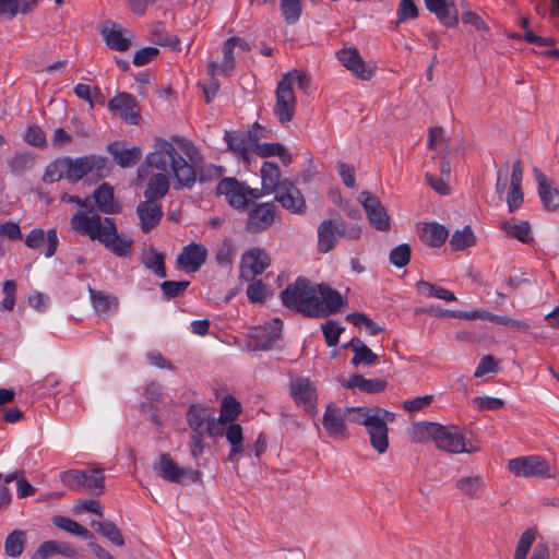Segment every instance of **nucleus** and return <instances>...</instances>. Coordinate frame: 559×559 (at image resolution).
<instances>
[{
    "label": "nucleus",
    "mask_w": 559,
    "mask_h": 559,
    "mask_svg": "<svg viewBox=\"0 0 559 559\" xmlns=\"http://www.w3.org/2000/svg\"><path fill=\"white\" fill-rule=\"evenodd\" d=\"M194 153L192 143L183 138L156 139L153 151L146 155L143 166L139 168V177L146 175L147 168L159 171L148 178L144 192L145 199L153 201L162 199L169 190L170 175L180 187L191 188L197 180V171L187 158L192 160Z\"/></svg>",
    "instance_id": "nucleus-1"
},
{
    "label": "nucleus",
    "mask_w": 559,
    "mask_h": 559,
    "mask_svg": "<svg viewBox=\"0 0 559 559\" xmlns=\"http://www.w3.org/2000/svg\"><path fill=\"white\" fill-rule=\"evenodd\" d=\"M281 299L286 308L307 317H325L334 313L343 306L341 294L326 284H312L298 277L282 293Z\"/></svg>",
    "instance_id": "nucleus-2"
},
{
    "label": "nucleus",
    "mask_w": 559,
    "mask_h": 559,
    "mask_svg": "<svg viewBox=\"0 0 559 559\" xmlns=\"http://www.w3.org/2000/svg\"><path fill=\"white\" fill-rule=\"evenodd\" d=\"M71 228L91 240L99 241L117 257H129L132 252L133 240L124 234H119L112 217H102L99 213L88 215L85 211H76L70 218Z\"/></svg>",
    "instance_id": "nucleus-3"
},
{
    "label": "nucleus",
    "mask_w": 559,
    "mask_h": 559,
    "mask_svg": "<svg viewBox=\"0 0 559 559\" xmlns=\"http://www.w3.org/2000/svg\"><path fill=\"white\" fill-rule=\"evenodd\" d=\"M345 414L349 421L364 425L370 437L371 447L383 454L389 448L388 424L395 419V415L380 407H347Z\"/></svg>",
    "instance_id": "nucleus-4"
},
{
    "label": "nucleus",
    "mask_w": 559,
    "mask_h": 559,
    "mask_svg": "<svg viewBox=\"0 0 559 559\" xmlns=\"http://www.w3.org/2000/svg\"><path fill=\"white\" fill-rule=\"evenodd\" d=\"M67 180L71 183L80 181L84 176L92 175L103 178L106 175V158L92 154L83 157H66Z\"/></svg>",
    "instance_id": "nucleus-5"
},
{
    "label": "nucleus",
    "mask_w": 559,
    "mask_h": 559,
    "mask_svg": "<svg viewBox=\"0 0 559 559\" xmlns=\"http://www.w3.org/2000/svg\"><path fill=\"white\" fill-rule=\"evenodd\" d=\"M435 443L438 449L455 454L479 451V445L472 439H465L462 431L455 426L439 424Z\"/></svg>",
    "instance_id": "nucleus-6"
},
{
    "label": "nucleus",
    "mask_w": 559,
    "mask_h": 559,
    "mask_svg": "<svg viewBox=\"0 0 559 559\" xmlns=\"http://www.w3.org/2000/svg\"><path fill=\"white\" fill-rule=\"evenodd\" d=\"M153 469L160 478L174 484L195 483L201 476L197 469L179 466L168 454H160L154 462Z\"/></svg>",
    "instance_id": "nucleus-7"
},
{
    "label": "nucleus",
    "mask_w": 559,
    "mask_h": 559,
    "mask_svg": "<svg viewBox=\"0 0 559 559\" xmlns=\"http://www.w3.org/2000/svg\"><path fill=\"white\" fill-rule=\"evenodd\" d=\"M282 326V321L275 318L270 323L250 329L247 335L246 349L248 352L272 349L281 337Z\"/></svg>",
    "instance_id": "nucleus-8"
},
{
    "label": "nucleus",
    "mask_w": 559,
    "mask_h": 559,
    "mask_svg": "<svg viewBox=\"0 0 559 559\" xmlns=\"http://www.w3.org/2000/svg\"><path fill=\"white\" fill-rule=\"evenodd\" d=\"M186 419L192 432L205 433L207 437H216L223 433V428L219 427V423L214 417V409L209 406L191 405Z\"/></svg>",
    "instance_id": "nucleus-9"
},
{
    "label": "nucleus",
    "mask_w": 559,
    "mask_h": 559,
    "mask_svg": "<svg viewBox=\"0 0 559 559\" xmlns=\"http://www.w3.org/2000/svg\"><path fill=\"white\" fill-rule=\"evenodd\" d=\"M217 194L225 195L226 201L236 210H246L249 199H259L262 193L251 189L234 178H224L216 187Z\"/></svg>",
    "instance_id": "nucleus-10"
},
{
    "label": "nucleus",
    "mask_w": 559,
    "mask_h": 559,
    "mask_svg": "<svg viewBox=\"0 0 559 559\" xmlns=\"http://www.w3.org/2000/svg\"><path fill=\"white\" fill-rule=\"evenodd\" d=\"M509 471L518 477H542L554 476L552 467L548 462L538 455H526L512 459L508 462Z\"/></svg>",
    "instance_id": "nucleus-11"
},
{
    "label": "nucleus",
    "mask_w": 559,
    "mask_h": 559,
    "mask_svg": "<svg viewBox=\"0 0 559 559\" xmlns=\"http://www.w3.org/2000/svg\"><path fill=\"white\" fill-rule=\"evenodd\" d=\"M276 103L273 109L274 116L284 124L290 122L296 110V96L293 87L290 86V74H284L278 82L276 91Z\"/></svg>",
    "instance_id": "nucleus-12"
},
{
    "label": "nucleus",
    "mask_w": 559,
    "mask_h": 559,
    "mask_svg": "<svg viewBox=\"0 0 559 559\" xmlns=\"http://www.w3.org/2000/svg\"><path fill=\"white\" fill-rule=\"evenodd\" d=\"M359 202L364 206L368 219L374 229L385 231L390 228V217L380 200L368 191H362Z\"/></svg>",
    "instance_id": "nucleus-13"
},
{
    "label": "nucleus",
    "mask_w": 559,
    "mask_h": 559,
    "mask_svg": "<svg viewBox=\"0 0 559 559\" xmlns=\"http://www.w3.org/2000/svg\"><path fill=\"white\" fill-rule=\"evenodd\" d=\"M271 260L265 250L251 248L241 257V277L246 281H252L261 275L269 266Z\"/></svg>",
    "instance_id": "nucleus-14"
},
{
    "label": "nucleus",
    "mask_w": 559,
    "mask_h": 559,
    "mask_svg": "<svg viewBox=\"0 0 559 559\" xmlns=\"http://www.w3.org/2000/svg\"><path fill=\"white\" fill-rule=\"evenodd\" d=\"M340 62L349 70L357 79L362 81L370 80L376 71V67L366 63L358 50L355 48L342 49L337 52Z\"/></svg>",
    "instance_id": "nucleus-15"
},
{
    "label": "nucleus",
    "mask_w": 559,
    "mask_h": 559,
    "mask_svg": "<svg viewBox=\"0 0 559 559\" xmlns=\"http://www.w3.org/2000/svg\"><path fill=\"white\" fill-rule=\"evenodd\" d=\"M345 419V411L334 404H329L322 417V425L331 438L335 440H345L349 437Z\"/></svg>",
    "instance_id": "nucleus-16"
},
{
    "label": "nucleus",
    "mask_w": 559,
    "mask_h": 559,
    "mask_svg": "<svg viewBox=\"0 0 559 559\" xmlns=\"http://www.w3.org/2000/svg\"><path fill=\"white\" fill-rule=\"evenodd\" d=\"M275 200L293 214H302L306 210L304 195L288 179L282 181L278 191L275 192Z\"/></svg>",
    "instance_id": "nucleus-17"
},
{
    "label": "nucleus",
    "mask_w": 559,
    "mask_h": 559,
    "mask_svg": "<svg viewBox=\"0 0 559 559\" xmlns=\"http://www.w3.org/2000/svg\"><path fill=\"white\" fill-rule=\"evenodd\" d=\"M206 257L207 250L202 243L191 242L183 247L177 264L180 270L193 273L205 263Z\"/></svg>",
    "instance_id": "nucleus-18"
},
{
    "label": "nucleus",
    "mask_w": 559,
    "mask_h": 559,
    "mask_svg": "<svg viewBox=\"0 0 559 559\" xmlns=\"http://www.w3.org/2000/svg\"><path fill=\"white\" fill-rule=\"evenodd\" d=\"M290 394L295 403L307 408L313 407L317 400L316 384L305 377H296L289 383Z\"/></svg>",
    "instance_id": "nucleus-19"
},
{
    "label": "nucleus",
    "mask_w": 559,
    "mask_h": 559,
    "mask_svg": "<svg viewBox=\"0 0 559 559\" xmlns=\"http://www.w3.org/2000/svg\"><path fill=\"white\" fill-rule=\"evenodd\" d=\"M100 33L106 41V45L114 50L124 51L131 45L130 32L122 28V26L112 21H106L102 25Z\"/></svg>",
    "instance_id": "nucleus-20"
},
{
    "label": "nucleus",
    "mask_w": 559,
    "mask_h": 559,
    "mask_svg": "<svg viewBox=\"0 0 559 559\" xmlns=\"http://www.w3.org/2000/svg\"><path fill=\"white\" fill-rule=\"evenodd\" d=\"M45 240L47 241V246L44 255L51 258L55 255L59 245L57 230L55 228L48 229L47 233L41 228L32 229L25 238V246L29 249H39Z\"/></svg>",
    "instance_id": "nucleus-21"
},
{
    "label": "nucleus",
    "mask_w": 559,
    "mask_h": 559,
    "mask_svg": "<svg viewBox=\"0 0 559 559\" xmlns=\"http://www.w3.org/2000/svg\"><path fill=\"white\" fill-rule=\"evenodd\" d=\"M275 207L273 203H262L252 207L248 213L247 229L259 233L269 228L274 222Z\"/></svg>",
    "instance_id": "nucleus-22"
},
{
    "label": "nucleus",
    "mask_w": 559,
    "mask_h": 559,
    "mask_svg": "<svg viewBox=\"0 0 559 559\" xmlns=\"http://www.w3.org/2000/svg\"><path fill=\"white\" fill-rule=\"evenodd\" d=\"M255 139L249 131H231L225 134L228 147L246 162H249L250 155L254 151Z\"/></svg>",
    "instance_id": "nucleus-23"
},
{
    "label": "nucleus",
    "mask_w": 559,
    "mask_h": 559,
    "mask_svg": "<svg viewBox=\"0 0 559 559\" xmlns=\"http://www.w3.org/2000/svg\"><path fill=\"white\" fill-rule=\"evenodd\" d=\"M110 111L120 112L122 119L130 124H138L140 114L136 110L135 99L128 93H119L108 102Z\"/></svg>",
    "instance_id": "nucleus-24"
},
{
    "label": "nucleus",
    "mask_w": 559,
    "mask_h": 559,
    "mask_svg": "<svg viewBox=\"0 0 559 559\" xmlns=\"http://www.w3.org/2000/svg\"><path fill=\"white\" fill-rule=\"evenodd\" d=\"M499 227L507 237L516 239L522 243L530 245L534 241L532 226L527 221L506 219L500 223Z\"/></svg>",
    "instance_id": "nucleus-25"
},
{
    "label": "nucleus",
    "mask_w": 559,
    "mask_h": 559,
    "mask_svg": "<svg viewBox=\"0 0 559 559\" xmlns=\"http://www.w3.org/2000/svg\"><path fill=\"white\" fill-rule=\"evenodd\" d=\"M340 237L338 218L324 219L318 227V250L323 253L331 251Z\"/></svg>",
    "instance_id": "nucleus-26"
},
{
    "label": "nucleus",
    "mask_w": 559,
    "mask_h": 559,
    "mask_svg": "<svg viewBox=\"0 0 559 559\" xmlns=\"http://www.w3.org/2000/svg\"><path fill=\"white\" fill-rule=\"evenodd\" d=\"M136 214L141 221L143 233H148L159 223L163 211L157 201L146 199L138 205Z\"/></svg>",
    "instance_id": "nucleus-27"
},
{
    "label": "nucleus",
    "mask_w": 559,
    "mask_h": 559,
    "mask_svg": "<svg viewBox=\"0 0 559 559\" xmlns=\"http://www.w3.org/2000/svg\"><path fill=\"white\" fill-rule=\"evenodd\" d=\"M522 179L523 167L521 162L516 160L512 167L510 191L507 197V204L510 213L515 212L523 203Z\"/></svg>",
    "instance_id": "nucleus-28"
},
{
    "label": "nucleus",
    "mask_w": 559,
    "mask_h": 559,
    "mask_svg": "<svg viewBox=\"0 0 559 559\" xmlns=\"http://www.w3.org/2000/svg\"><path fill=\"white\" fill-rule=\"evenodd\" d=\"M428 11L433 13L441 23L454 27L459 23L456 9L452 0H425Z\"/></svg>",
    "instance_id": "nucleus-29"
},
{
    "label": "nucleus",
    "mask_w": 559,
    "mask_h": 559,
    "mask_svg": "<svg viewBox=\"0 0 559 559\" xmlns=\"http://www.w3.org/2000/svg\"><path fill=\"white\" fill-rule=\"evenodd\" d=\"M93 199L99 212L104 214H117L121 205L114 197V189L109 183H102L93 193Z\"/></svg>",
    "instance_id": "nucleus-30"
},
{
    "label": "nucleus",
    "mask_w": 559,
    "mask_h": 559,
    "mask_svg": "<svg viewBox=\"0 0 559 559\" xmlns=\"http://www.w3.org/2000/svg\"><path fill=\"white\" fill-rule=\"evenodd\" d=\"M534 176L538 185V195L547 210L555 211L559 207V191L552 187L548 178L537 168Z\"/></svg>",
    "instance_id": "nucleus-31"
},
{
    "label": "nucleus",
    "mask_w": 559,
    "mask_h": 559,
    "mask_svg": "<svg viewBox=\"0 0 559 559\" xmlns=\"http://www.w3.org/2000/svg\"><path fill=\"white\" fill-rule=\"evenodd\" d=\"M108 152L112 155L114 160L122 168L133 167L142 156L140 147L133 146L126 148L118 142L109 144Z\"/></svg>",
    "instance_id": "nucleus-32"
},
{
    "label": "nucleus",
    "mask_w": 559,
    "mask_h": 559,
    "mask_svg": "<svg viewBox=\"0 0 559 559\" xmlns=\"http://www.w3.org/2000/svg\"><path fill=\"white\" fill-rule=\"evenodd\" d=\"M56 554L68 558L78 556V551L69 543L47 540L39 545L32 559H47Z\"/></svg>",
    "instance_id": "nucleus-33"
},
{
    "label": "nucleus",
    "mask_w": 559,
    "mask_h": 559,
    "mask_svg": "<svg viewBox=\"0 0 559 559\" xmlns=\"http://www.w3.org/2000/svg\"><path fill=\"white\" fill-rule=\"evenodd\" d=\"M92 306L97 314H108L118 309L119 300L115 295L88 288Z\"/></svg>",
    "instance_id": "nucleus-34"
},
{
    "label": "nucleus",
    "mask_w": 559,
    "mask_h": 559,
    "mask_svg": "<svg viewBox=\"0 0 559 559\" xmlns=\"http://www.w3.org/2000/svg\"><path fill=\"white\" fill-rule=\"evenodd\" d=\"M261 179L263 194L278 191L283 180H281V171L277 164L264 162L261 167Z\"/></svg>",
    "instance_id": "nucleus-35"
},
{
    "label": "nucleus",
    "mask_w": 559,
    "mask_h": 559,
    "mask_svg": "<svg viewBox=\"0 0 559 559\" xmlns=\"http://www.w3.org/2000/svg\"><path fill=\"white\" fill-rule=\"evenodd\" d=\"M448 235V229L438 223H426L420 228V239L430 247L442 246Z\"/></svg>",
    "instance_id": "nucleus-36"
},
{
    "label": "nucleus",
    "mask_w": 559,
    "mask_h": 559,
    "mask_svg": "<svg viewBox=\"0 0 559 559\" xmlns=\"http://www.w3.org/2000/svg\"><path fill=\"white\" fill-rule=\"evenodd\" d=\"M343 385L348 389H358L365 393H379L385 389L386 382L381 379H366L360 374H354L344 381Z\"/></svg>",
    "instance_id": "nucleus-37"
},
{
    "label": "nucleus",
    "mask_w": 559,
    "mask_h": 559,
    "mask_svg": "<svg viewBox=\"0 0 559 559\" xmlns=\"http://www.w3.org/2000/svg\"><path fill=\"white\" fill-rule=\"evenodd\" d=\"M223 432L231 447L228 459L231 462H236L238 460L237 456L243 452L242 428L239 424L230 423Z\"/></svg>",
    "instance_id": "nucleus-38"
},
{
    "label": "nucleus",
    "mask_w": 559,
    "mask_h": 559,
    "mask_svg": "<svg viewBox=\"0 0 559 559\" xmlns=\"http://www.w3.org/2000/svg\"><path fill=\"white\" fill-rule=\"evenodd\" d=\"M349 346L354 352V357L352 358L353 366H371L376 362L378 356L361 340L356 337L352 338Z\"/></svg>",
    "instance_id": "nucleus-39"
},
{
    "label": "nucleus",
    "mask_w": 559,
    "mask_h": 559,
    "mask_svg": "<svg viewBox=\"0 0 559 559\" xmlns=\"http://www.w3.org/2000/svg\"><path fill=\"white\" fill-rule=\"evenodd\" d=\"M35 5V0H0V16L12 19L32 11Z\"/></svg>",
    "instance_id": "nucleus-40"
},
{
    "label": "nucleus",
    "mask_w": 559,
    "mask_h": 559,
    "mask_svg": "<svg viewBox=\"0 0 559 559\" xmlns=\"http://www.w3.org/2000/svg\"><path fill=\"white\" fill-rule=\"evenodd\" d=\"M456 488L465 496L478 499L484 493L485 483L480 475L461 477L456 480Z\"/></svg>",
    "instance_id": "nucleus-41"
},
{
    "label": "nucleus",
    "mask_w": 559,
    "mask_h": 559,
    "mask_svg": "<svg viewBox=\"0 0 559 559\" xmlns=\"http://www.w3.org/2000/svg\"><path fill=\"white\" fill-rule=\"evenodd\" d=\"M235 48L233 46V40H226L223 47V60L219 64L211 63L210 69L211 72L221 73L224 75H229L235 69Z\"/></svg>",
    "instance_id": "nucleus-42"
},
{
    "label": "nucleus",
    "mask_w": 559,
    "mask_h": 559,
    "mask_svg": "<svg viewBox=\"0 0 559 559\" xmlns=\"http://www.w3.org/2000/svg\"><path fill=\"white\" fill-rule=\"evenodd\" d=\"M84 484L83 488L87 491H91L95 495H100L104 491L105 485H104V474L103 468L93 465L87 471H84Z\"/></svg>",
    "instance_id": "nucleus-43"
},
{
    "label": "nucleus",
    "mask_w": 559,
    "mask_h": 559,
    "mask_svg": "<svg viewBox=\"0 0 559 559\" xmlns=\"http://www.w3.org/2000/svg\"><path fill=\"white\" fill-rule=\"evenodd\" d=\"M241 412L240 403L231 395H227L222 400L221 413L218 419L219 427L227 423H233Z\"/></svg>",
    "instance_id": "nucleus-44"
},
{
    "label": "nucleus",
    "mask_w": 559,
    "mask_h": 559,
    "mask_svg": "<svg viewBox=\"0 0 559 559\" xmlns=\"http://www.w3.org/2000/svg\"><path fill=\"white\" fill-rule=\"evenodd\" d=\"M439 424L436 423H417L412 426L409 435L415 443H421L429 439L436 441Z\"/></svg>",
    "instance_id": "nucleus-45"
},
{
    "label": "nucleus",
    "mask_w": 559,
    "mask_h": 559,
    "mask_svg": "<svg viewBox=\"0 0 559 559\" xmlns=\"http://www.w3.org/2000/svg\"><path fill=\"white\" fill-rule=\"evenodd\" d=\"M416 288H417L418 293H420L421 295H424L426 297H435V298L442 299L448 302L456 300L455 295L451 290L445 289L441 286H437V285L426 282V281L418 282L416 284Z\"/></svg>",
    "instance_id": "nucleus-46"
},
{
    "label": "nucleus",
    "mask_w": 559,
    "mask_h": 559,
    "mask_svg": "<svg viewBox=\"0 0 559 559\" xmlns=\"http://www.w3.org/2000/svg\"><path fill=\"white\" fill-rule=\"evenodd\" d=\"M52 523L60 530L66 531L70 534L78 535L83 537L84 539H92L93 534L80 525L78 522H75L72 519L66 518V516H55L52 520Z\"/></svg>",
    "instance_id": "nucleus-47"
},
{
    "label": "nucleus",
    "mask_w": 559,
    "mask_h": 559,
    "mask_svg": "<svg viewBox=\"0 0 559 559\" xmlns=\"http://www.w3.org/2000/svg\"><path fill=\"white\" fill-rule=\"evenodd\" d=\"M142 263L148 270H151L156 276L160 278L166 276L164 253L156 252L153 249H151L143 255Z\"/></svg>",
    "instance_id": "nucleus-48"
},
{
    "label": "nucleus",
    "mask_w": 559,
    "mask_h": 559,
    "mask_svg": "<svg viewBox=\"0 0 559 559\" xmlns=\"http://www.w3.org/2000/svg\"><path fill=\"white\" fill-rule=\"evenodd\" d=\"M25 533L23 531L15 530L10 533L4 542V550L9 557H19L24 549Z\"/></svg>",
    "instance_id": "nucleus-49"
},
{
    "label": "nucleus",
    "mask_w": 559,
    "mask_h": 559,
    "mask_svg": "<svg viewBox=\"0 0 559 559\" xmlns=\"http://www.w3.org/2000/svg\"><path fill=\"white\" fill-rule=\"evenodd\" d=\"M475 235L469 226H465L462 230H456L451 239L450 246L453 250H464L475 245Z\"/></svg>",
    "instance_id": "nucleus-50"
},
{
    "label": "nucleus",
    "mask_w": 559,
    "mask_h": 559,
    "mask_svg": "<svg viewBox=\"0 0 559 559\" xmlns=\"http://www.w3.org/2000/svg\"><path fill=\"white\" fill-rule=\"evenodd\" d=\"M281 13L288 25L296 24L301 15V0H281Z\"/></svg>",
    "instance_id": "nucleus-51"
},
{
    "label": "nucleus",
    "mask_w": 559,
    "mask_h": 559,
    "mask_svg": "<svg viewBox=\"0 0 559 559\" xmlns=\"http://www.w3.org/2000/svg\"><path fill=\"white\" fill-rule=\"evenodd\" d=\"M92 526L96 527V530L106 538H108L112 544L117 546H122L124 544L123 537L118 530V527L109 521H93Z\"/></svg>",
    "instance_id": "nucleus-52"
},
{
    "label": "nucleus",
    "mask_w": 559,
    "mask_h": 559,
    "mask_svg": "<svg viewBox=\"0 0 559 559\" xmlns=\"http://www.w3.org/2000/svg\"><path fill=\"white\" fill-rule=\"evenodd\" d=\"M64 162L66 157H62L50 163L45 169L43 180L46 183H53L63 177L67 179V165Z\"/></svg>",
    "instance_id": "nucleus-53"
},
{
    "label": "nucleus",
    "mask_w": 559,
    "mask_h": 559,
    "mask_svg": "<svg viewBox=\"0 0 559 559\" xmlns=\"http://www.w3.org/2000/svg\"><path fill=\"white\" fill-rule=\"evenodd\" d=\"M535 537H536V531L533 528L526 530L521 535V537L518 542L516 548H515V552H514L515 559H526V556H527L533 543L535 542Z\"/></svg>",
    "instance_id": "nucleus-54"
},
{
    "label": "nucleus",
    "mask_w": 559,
    "mask_h": 559,
    "mask_svg": "<svg viewBox=\"0 0 559 559\" xmlns=\"http://www.w3.org/2000/svg\"><path fill=\"white\" fill-rule=\"evenodd\" d=\"M84 479V471L80 469H68L60 476L61 483L73 490L83 489Z\"/></svg>",
    "instance_id": "nucleus-55"
},
{
    "label": "nucleus",
    "mask_w": 559,
    "mask_h": 559,
    "mask_svg": "<svg viewBox=\"0 0 559 559\" xmlns=\"http://www.w3.org/2000/svg\"><path fill=\"white\" fill-rule=\"evenodd\" d=\"M34 165V159L28 153H16L9 160L10 170L14 174H22L31 169Z\"/></svg>",
    "instance_id": "nucleus-56"
},
{
    "label": "nucleus",
    "mask_w": 559,
    "mask_h": 559,
    "mask_svg": "<svg viewBox=\"0 0 559 559\" xmlns=\"http://www.w3.org/2000/svg\"><path fill=\"white\" fill-rule=\"evenodd\" d=\"M390 262L396 267H403L409 263L411 248L407 243H401L390 252Z\"/></svg>",
    "instance_id": "nucleus-57"
},
{
    "label": "nucleus",
    "mask_w": 559,
    "mask_h": 559,
    "mask_svg": "<svg viewBox=\"0 0 559 559\" xmlns=\"http://www.w3.org/2000/svg\"><path fill=\"white\" fill-rule=\"evenodd\" d=\"M449 140L445 136L444 130L440 127L429 129L428 146L431 150H448Z\"/></svg>",
    "instance_id": "nucleus-58"
},
{
    "label": "nucleus",
    "mask_w": 559,
    "mask_h": 559,
    "mask_svg": "<svg viewBox=\"0 0 559 559\" xmlns=\"http://www.w3.org/2000/svg\"><path fill=\"white\" fill-rule=\"evenodd\" d=\"M344 331V328L341 326L337 322L333 320H329L325 324L322 325V332L326 342V345L332 347L337 345L340 335Z\"/></svg>",
    "instance_id": "nucleus-59"
},
{
    "label": "nucleus",
    "mask_w": 559,
    "mask_h": 559,
    "mask_svg": "<svg viewBox=\"0 0 559 559\" xmlns=\"http://www.w3.org/2000/svg\"><path fill=\"white\" fill-rule=\"evenodd\" d=\"M283 151L284 145H282L281 143H260L258 139H255L253 153L260 157L265 158L271 156H277L278 154L283 153Z\"/></svg>",
    "instance_id": "nucleus-60"
},
{
    "label": "nucleus",
    "mask_w": 559,
    "mask_h": 559,
    "mask_svg": "<svg viewBox=\"0 0 559 559\" xmlns=\"http://www.w3.org/2000/svg\"><path fill=\"white\" fill-rule=\"evenodd\" d=\"M418 16V9L414 0H401L397 8V21L403 23L407 20H413Z\"/></svg>",
    "instance_id": "nucleus-61"
},
{
    "label": "nucleus",
    "mask_w": 559,
    "mask_h": 559,
    "mask_svg": "<svg viewBox=\"0 0 559 559\" xmlns=\"http://www.w3.org/2000/svg\"><path fill=\"white\" fill-rule=\"evenodd\" d=\"M189 284L188 281H165L160 284V289L167 298H174L185 293Z\"/></svg>",
    "instance_id": "nucleus-62"
},
{
    "label": "nucleus",
    "mask_w": 559,
    "mask_h": 559,
    "mask_svg": "<svg viewBox=\"0 0 559 559\" xmlns=\"http://www.w3.org/2000/svg\"><path fill=\"white\" fill-rule=\"evenodd\" d=\"M266 293V286L260 280L253 281L247 288V296L251 302H262Z\"/></svg>",
    "instance_id": "nucleus-63"
},
{
    "label": "nucleus",
    "mask_w": 559,
    "mask_h": 559,
    "mask_svg": "<svg viewBox=\"0 0 559 559\" xmlns=\"http://www.w3.org/2000/svg\"><path fill=\"white\" fill-rule=\"evenodd\" d=\"M158 55V49L155 47H145L139 49L133 57V64L142 67L151 62Z\"/></svg>",
    "instance_id": "nucleus-64"
}]
</instances>
